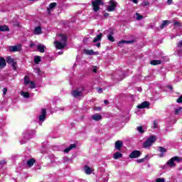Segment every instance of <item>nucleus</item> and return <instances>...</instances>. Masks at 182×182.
Listing matches in <instances>:
<instances>
[{
	"label": "nucleus",
	"mask_w": 182,
	"mask_h": 182,
	"mask_svg": "<svg viewBox=\"0 0 182 182\" xmlns=\"http://www.w3.org/2000/svg\"><path fill=\"white\" fill-rule=\"evenodd\" d=\"M33 33L34 35H41L42 33V28L40 26L36 27Z\"/></svg>",
	"instance_id": "15"
},
{
	"label": "nucleus",
	"mask_w": 182,
	"mask_h": 182,
	"mask_svg": "<svg viewBox=\"0 0 182 182\" xmlns=\"http://www.w3.org/2000/svg\"><path fill=\"white\" fill-rule=\"evenodd\" d=\"M117 7V2L113 0L109 1V5L107 8V11L108 12H113L116 11V8Z\"/></svg>",
	"instance_id": "5"
},
{
	"label": "nucleus",
	"mask_w": 182,
	"mask_h": 182,
	"mask_svg": "<svg viewBox=\"0 0 182 182\" xmlns=\"http://www.w3.org/2000/svg\"><path fill=\"white\" fill-rule=\"evenodd\" d=\"M33 134H35L34 130L27 131L24 134V137L26 139H32V137H33Z\"/></svg>",
	"instance_id": "9"
},
{
	"label": "nucleus",
	"mask_w": 182,
	"mask_h": 182,
	"mask_svg": "<svg viewBox=\"0 0 182 182\" xmlns=\"http://www.w3.org/2000/svg\"><path fill=\"white\" fill-rule=\"evenodd\" d=\"M136 130L139 132V133H141V134L144 133V129H143V127H138L136 128Z\"/></svg>",
	"instance_id": "36"
},
{
	"label": "nucleus",
	"mask_w": 182,
	"mask_h": 182,
	"mask_svg": "<svg viewBox=\"0 0 182 182\" xmlns=\"http://www.w3.org/2000/svg\"><path fill=\"white\" fill-rule=\"evenodd\" d=\"M150 106V104L149 102L144 101L140 105H137L138 109H146V107H149Z\"/></svg>",
	"instance_id": "10"
},
{
	"label": "nucleus",
	"mask_w": 182,
	"mask_h": 182,
	"mask_svg": "<svg viewBox=\"0 0 182 182\" xmlns=\"http://www.w3.org/2000/svg\"><path fill=\"white\" fill-rule=\"evenodd\" d=\"M9 49L10 52H19L22 50V45L18 44L16 46H10Z\"/></svg>",
	"instance_id": "6"
},
{
	"label": "nucleus",
	"mask_w": 182,
	"mask_h": 182,
	"mask_svg": "<svg viewBox=\"0 0 182 182\" xmlns=\"http://www.w3.org/2000/svg\"><path fill=\"white\" fill-rule=\"evenodd\" d=\"M170 23V21L168 20H165L162 22V23L160 26L161 29H164L167 25Z\"/></svg>",
	"instance_id": "20"
},
{
	"label": "nucleus",
	"mask_w": 182,
	"mask_h": 182,
	"mask_svg": "<svg viewBox=\"0 0 182 182\" xmlns=\"http://www.w3.org/2000/svg\"><path fill=\"white\" fill-rule=\"evenodd\" d=\"M182 112V107H179L175 110V114H179V113H181Z\"/></svg>",
	"instance_id": "37"
},
{
	"label": "nucleus",
	"mask_w": 182,
	"mask_h": 182,
	"mask_svg": "<svg viewBox=\"0 0 182 182\" xmlns=\"http://www.w3.org/2000/svg\"><path fill=\"white\" fill-rule=\"evenodd\" d=\"M155 182H166L164 178H158L156 179Z\"/></svg>",
	"instance_id": "39"
},
{
	"label": "nucleus",
	"mask_w": 182,
	"mask_h": 182,
	"mask_svg": "<svg viewBox=\"0 0 182 182\" xmlns=\"http://www.w3.org/2000/svg\"><path fill=\"white\" fill-rule=\"evenodd\" d=\"M143 161H144V159H137L136 160L137 163H143Z\"/></svg>",
	"instance_id": "48"
},
{
	"label": "nucleus",
	"mask_w": 182,
	"mask_h": 182,
	"mask_svg": "<svg viewBox=\"0 0 182 182\" xmlns=\"http://www.w3.org/2000/svg\"><path fill=\"white\" fill-rule=\"evenodd\" d=\"M24 83L25 85H29V83H31V81L29 80V77L26 75L24 77Z\"/></svg>",
	"instance_id": "34"
},
{
	"label": "nucleus",
	"mask_w": 182,
	"mask_h": 182,
	"mask_svg": "<svg viewBox=\"0 0 182 182\" xmlns=\"http://www.w3.org/2000/svg\"><path fill=\"white\" fill-rule=\"evenodd\" d=\"M46 119V109H43L41 110V114L38 117L39 122L43 123V121Z\"/></svg>",
	"instance_id": "8"
},
{
	"label": "nucleus",
	"mask_w": 182,
	"mask_h": 182,
	"mask_svg": "<svg viewBox=\"0 0 182 182\" xmlns=\"http://www.w3.org/2000/svg\"><path fill=\"white\" fill-rule=\"evenodd\" d=\"M5 164H6V159H2L1 161H0L1 167H2V166H5Z\"/></svg>",
	"instance_id": "40"
},
{
	"label": "nucleus",
	"mask_w": 182,
	"mask_h": 182,
	"mask_svg": "<svg viewBox=\"0 0 182 182\" xmlns=\"http://www.w3.org/2000/svg\"><path fill=\"white\" fill-rule=\"evenodd\" d=\"M94 110H102V108H100V107H95Z\"/></svg>",
	"instance_id": "50"
},
{
	"label": "nucleus",
	"mask_w": 182,
	"mask_h": 182,
	"mask_svg": "<svg viewBox=\"0 0 182 182\" xmlns=\"http://www.w3.org/2000/svg\"><path fill=\"white\" fill-rule=\"evenodd\" d=\"M177 103H182V96H181L178 100H177Z\"/></svg>",
	"instance_id": "47"
},
{
	"label": "nucleus",
	"mask_w": 182,
	"mask_h": 182,
	"mask_svg": "<svg viewBox=\"0 0 182 182\" xmlns=\"http://www.w3.org/2000/svg\"><path fill=\"white\" fill-rule=\"evenodd\" d=\"M160 63H161V61L159 60H154L151 61V65H160Z\"/></svg>",
	"instance_id": "32"
},
{
	"label": "nucleus",
	"mask_w": 182,
	"mask_h": 182,
	"mask_svg": "<svg viewBox=\"0 0 182 182\" xmlns=\"http://www.w3.org/2000/svg\"><path fill=\"white\" fill-rule=\"evenodd\" d=\"M168 87L171 89V90L173 89V87L171 86H169Z\"/></svg>",
	"instance_id": "63"
},
{
	"label": "nucleus",
	"mask_w": 182,
	"mask_h": 182,
	"mask_svg": "<svg viewBox=\"0 0 182 182\" xmlns=\"http://www.w3.org/2000/svg\"><path fill=\"white\" fill-rule=\"evenodd\" d=\"M35 159H30L29 160L27 161V166L28 167H32V166H33V164H35Z\"/></svg>",
	"instance_id": "21"
},
{
	"label": "nucleus",
	"mask_w": 182,
	"mask_h": 182,
	"mask_svg": "<svg viewBox=\"0 0 182 182\" xmlns=\"http://www.w3.org/2000/svg\"><path fill=\"white\" fill-rule=\"evenodd\" d=\"M29 84L30 89H35L36 87V85L35 84V82H33V81H31Z\"/></svg>",
	"instance_id": "35"
},
{
	"label": "nucleus",
	"mask_w": 182,
	"mask_h": 182,
	"mask_svg": "<svg viewBox=\"0 0 182 182\" xmlns=\"http://www.w3.org/2000/svg\"><path fill=\"white\" fill-rule=\"evenodd\" d=\"M91 119L95 122H99L103 119V117L100 114H95L91 117Z\"/></svg>",
	"instance_id": "11"
},
{
	"label": "nucleus",
	"mask_w": 182,
	"mask_h": 182,
	"mask_svg": "<svg viewBox=\"0 0 182 182\" xmlns=\"http://www.w3.org/2000/svg\"><path fill=\"white\" fill-rule=\"evenodd\" d=\"M24 143H25V141H21V144H23Z\"/></svg>",
	"instance_id": "61"
},
{
	"label": "nucleus",
	"mask_w": 182,
	"mask_h": 182,
	"mask_svg": "<svg viewBox=\"0 0 182 182\" xmlns=\"http://www.w3.org/2000/svg\"><path fill=\"white\" fill-rule=\"evenodd\" d=\"M157 122L154 121L153 124V128L154 129H157Z\"/></svg>",
	"instance_id": "46"
},
{
	"label": "nucleus",
	"mask_w": 182,
	"mask_h": 182,
	"mask_svg": "<svg viewBox=\"0 0 182 182\" xmlns=\"http://www.w3.org/2000/svg\"><path fill=\"white\" fill-rule=\"evenodd\" d=\"M56 6V3H51L49 5V8L48 9H53Z\"/></svg>",
	"instance_id": "38"
},
{
	"label": "nucleus",
	"mask_w": 182,
	"mask_h": 182,
	"mask_svg": "<svg viewBox=\"0 0 182 182\" xmlns=\"http://www.w3.org/2000/svg\"><path fill=\"white\" fill-rule=\"evenodd\" d=\"M134 42V40H132V41L122 40L119 42V45H122L123 43H133Z\"/></svg>",
	"instance_id": "26"
},
{
	"label": "nucleus",
	"mask_w": 182,
	"mask_h": 182,
	"mask_svg": "<svg viewBox=\"0 0 182 182\" xmlns=\"http://www.w3.org/2000/svg\"><path fill=\"white\" fill-rule=\"evenodd\" d=\"M137 90H138V92H141V87H138Z\"/></svg>",
	"instance_id": "58"
},
{
	"label": "nucleus",
	"mask_w": 182,
	"mask_h": 182,
	"mask_svg": "<svg viewBox=\"0 0 182 182\" xmlns=\"http://www.w3.org/2000/svg\"><path fill=\"white\" fill-rule=\"evenodd\" d=\"M10 65L12 66L14 70H16V69H18V63L16 61H13Z\"/></svg>",
	"instance_id": "30"
},
{
	"label": "nucleus",
	"mask_w": 182,
	"mask_h": 182,
	"mask_svg": "<svg viewBox=\"0 0 182 182\" xmlns=\"http://www.w3.org/2000/svg\"><path fill=\"white\" fill-rule=\"evenodd\" d=\"M6 60L9 65H11L13 62H14L15 59L12 58L11 56H8L6 58Z\"/></svg>",
	"instance_id": "28"
},
{
	"label": "nucleus",
	"mask_w": 182,
	"mask_h": 182,
	"mask_svg": "<svg viewBox=\"0 0 182 182\" xmlns=\"http://www.w3.org/2000/svg\"><path fill=\"white\" fill-rule=\"evenodd\" d=\"M0 31L1 32L9 31V28L7 26H0Z\"/></svg>",
	"instance_id": "24"
},
{
	"label": "nucleus",
	"mask_w": 182,
	"mask_h": 182,
	"mask_svg": "<svg viewBox=\"0 0 182 182\" xmlns=\"http://www.w3.org/2000/svg\"><path fill=\"white\" fill-rule=\"evenodd\" d=\"M159 151H161L159 156L163 157L164 156V153H166V151H167V150L165 148L159 147Z\"/></svg>",
	"instance_id": "25"
},
{
	"label": "nucleus",
	"mask_w": 182,
	"mask_h": 182,
	"mask_svg": "<svg viewBox=\"0 0 182 182\" xmlns=\"http://www.w3.org/2000/svg\"><path fill=\"white\" fill-rule=\"evenodd\" d=\"M124 76L123 77H117V79H119L120 80H122V79H123Z\"/></svg>",
	"instance_id": "60"
},
{
	"label": "nucleus",
	"mask_w": 182,
	"mask_h": 182,
	"mask_svg": "<svg viewBox=\"0 0 182 182\" xmlns=\"http://www.w3.org/2000/svg\"><path fill=\"white\" fill-rule=\"evenodd\" d=\"M97 90L98 93H102V88H97Z\"/></svg>",
	"instance_id": "51"
},
{
	"label": "nucleus",
	"mask_w": 182,
	"mask_h": 182,
	"mask_svg": "<svg viewBox=\"0 0 182 182\" xmlns=\"http://www.w3.org/2000/svg\"><path fill=\"white\" fill-rule=\"evenodd\" d=\"M148 5H150V4L149 3V1H143V2H142V6H148Z\"/></svg>",
	"instance_id": "44"
},
{
	"label": "nucleus",
	"mask_w": 182,
	"mask_h": 182,
	"mask_svg": "<svg viewBox=\"0 0 182 182\" xmlns=\"http://www.w3.org/2000/svg\"><path fill=\"white\" fill-rule=\"evenodd\" d=\"M134 4H137V0H131Z\"/></svg>",
	"instance_id": "57"
},
{
	"label": "nucleus",
	"mask_w": 182,
	"mask_h": 182,
	"mask_svg": "<svg viewBox=\"0 0 182 182\" xmlns=\"http://www.w3.org/2000/svg\"><path fill=\"white\" fill-rule=\"evenodd\" d=\"M141 156V152L140 151H133L130 155H129V159H137V157H140Z\"/></svg>",
	"instance_id": "7"
},
{
	"label": "nucleus",
	"mask_w": 182,
	"mask_h": 182,
	"mask_svg": "<svg viewBox=\"0 0 182 182\" xmlns=\"http://www.w3.org/2000/svg\"><path fill=\"white\" fill-rule=\"evenodd\" d=\"M176 36H180V35L176 34L175 36H171V39H174V38H176Z\"/></svg>",
	"instance_id": "53"
},
{
	"label": "nucleus",
	"mask_w": 182,
	"mask_h": 182,
	"mask_svg": "<svg viewBox=\"0 0 182 182\" xmlns=\"http://www.w3.org/2000/svg\"><path fill=\"white\" fill-rule=\"evenodd\" d=\"M7 92H8V88H4L3 89V95L5 96V95H6V93H7Z\"/></svg>",
	"instance_id": "45"
},
{
	"label": "nucleus",
	"mask_w": 182,
	"mask_h": 182,
	"mask_svg": "<svg viewBox=\"0 0 182 182\" xmlns=\"http://www.w3.org/2000/svg\"><path fill=\"white\" fill-rule=\"evenodd\" d=\"M177 48H179V49H181V48H182V40H181V41L177 43Z\"/></svg>",
	"instance_id": "42"
},
{
	"label": "nucleus",
	"mask_w": 182,
	"mask_h": 182,
	"mask_svg": "<svg viewBox=\"0 0 182 182\" xmlns=\"http://www.w3.org/2000/svg\"><path fill=\"white\" fill-rule=\"evenodd\" d=\"M58 39L60 40V41H55L54 45L56 48V49H63L66 46V41H68V36L65 34H58L57 35Z\"/></svg>",
	"instance_id": "1"
},
{
	"label": "nucleus",
	"mask_w": 182,
	"mask_h": 182,
	"mask_svg": "<svg viewBox=\"0 0 182 182\" xmlns=\"http://www.w3.org/2000/svg\"><path fill=\"white\" fill-rule=\"evenodd\" d=\"M105 105H109V101L107 100H105L104 101Z\"/></svg>",
	"instance_id": "54"
},
{
	"label": "nucleus",
	"mask_w": 182,
	"mask_h": 182,
	"mask_svg": "<svg viewBox=\"0 0 182 182\" xmlns=\"http://www.w3.org/2000/svg\"><path fill=\"white\" fill-rule=\"evenodd\" d=\"M96 46L97 48H100V43H97Z\"/></svg>",
	"instance_id": "56"
},
{
	"label": "nucleus",
	"mask_w": 182,
	"mask_h": 182,
	"mask_svg": "<svg viewBox=\"0 0 182 182\" xmlns=\"http://www.w3.org/2000/svg\"><path fill=\"white\" fill-rule=\"evenodd\" d=\"M136 19L137 21H140V19H143V16L140 15L139 13H136Z\"/></svg>",
	"instance_id": "41"
},
{
	"label": "nucleus",
	"mask_w": 182,
	"mask_h": 182,
	"mask_svg": "<svg viewBox=\"0 0 182 182\" xmlns=\"http://www.w3.org/2000/svg\"><path fill=\"white\" fill-rule=\"evenodd\" d=\"M37 49L41 53H45V49H46V46L42 44H39L37 46Z\"/></svg>",
	"instance_id": "13"
},
{
	"label": "nucleus",
	"mask_w": 182,
	"mask_h": 182,
	"mask_svg": "<svg viewBox=\"0 0 182 182\" xmlns=\"http://www.w3.org/2000/svg\"><path fill=\"white\" fill-rule=\"evenodd\" d=\"M122 147H123V141H117L115 142V149H117V150H122Z\"/></svg>",
	"instance_id": "12"
},
{
	"label": "nucleus",
	"mask_w": 182,
	"mask_h": 182,
	"mask_svg": "<svg viewBox=\"0 0 182 182\" xmlns=\"http://www.w3.org/2000/svg\"><path fill=\"white\" fill-rule=\"evenodd\" d=\"M173 25H174V26H176V28H178V29H180V28H181V26H182L181 22L177 21H175L173 22Z\"/></svg>",
	"instance_id": "27"
},
{
	"label": "nucleus",
	"mask_w": 182,
	"mask_h": 182,
	"mask_svg": "<svg viewBox=\"0 0 182 182\" xmlns=\"http://www.w3.org/2000/svg\"><path fill=\"white\" fill-rule=\"evenodd\" d=\"M93 72H94V73H96L97 72V67H94Z\"/></svg>",
	"instance_id": "52"
},
{
	"label": "nucleus",
	"mask_w": 182,
	"mask_h": 182,
	"mask_svg": "<svg viewBox=\"0 0 182 182\" xmlns=\"http://www.w3.org/2000/svg\"><path fill=\"white\" fill-rule=\"evenodd\" d=\"M167 4L168 5H171V4H173V0H168Z\"/></svg>",
	"instance_id": "49"
},
{
	"label": "nucleus",
	"mask_w": 182,
	"mask_h": 182,
	"mask_svg": "<svg viewBox=\"0 0 182 182\" xmlns=\"http://www.w3.org/2000/svg\"><path fill=\"white\" fill-rule=\"evenodd\" d=\"M104 16H109V14H108V13H105V14H104Z\"/></svg>",
	"instance_id": "59"
},
{
	"label": "nucleus",
	"mask_w": 182,
	"mask_h": 182,
	"mask_svg": "<svg viewBox=\"0 0 182 182\" xmlns=\"http://www.w3.org/2000/svg\"><path fill=\"white\" fill-rule=\"evenodd\" d=\"M63 53V52H60L58 53V55H62Z\"/></svg>",
	"instance_id": "62"
},
{
	"label": "nucleus",
	"mask_w": 182,
	"mask_h": 182,
	"mask_svg": "<svg viewBox=\"0 0 182 182\" xmlns=\"http://www.w3.org/2000/svg\"><path fill=\"white\" fill-rule=\"evenodd\" d=\"M81 95H82V92L80 91L79 90H74V91L72 92V95H73L74 97H79V96H80Z\"/></svg>",
	"instance_id": "16"
},
{
	"label": "nucleus",
	"mask_w": 182,
	"mask_h": 182,
	"mask_svg": "<svg viewBox=\"0 0 182 182\" xmlns=\"http://www.w3.org/2000/svg\"><path fill=\"white\" fill-rule=\"evenodd\" d=\"M86 55H95V51L93 50H85Z\"/></svg>",
	"instance_id": "33"
},
{
	"label": "nucleus",
	"mask_w": 182,
	"mask_h": 182,
	"mask_svg": "<svg viewBox=\"0 0 182 182\" xmlns=\"http://www.w3.org/2000/svg\"><path fill=\"white\" fill-rule=\"evenodd\" d=\"M84 171L85 173V174H92L93 170H92V168L87 166H85L84 167Z\"/></svg>",
	"instance_id": "17"
},
{
	"label": "nucleus",
	"mask_w": 182,
	"mask_h": 182,
	"mask_svg": "<svg viewBox=\"0 0 182 182\" xmlns=\"http://www.w3.org/2000/svg\"><path fill=\"white\" fill-rule=\"evenodd\" d=\"M157 140V136L156 135H151L149 137H148L146 141L143 144L144 149H150L154 143H156V141Z\"/></svg>",
	"instance_id": "2"
},
{
	"label": "nucleus",
	"mask_w": 182,
	"mask_h": 182,
	"mask_svg": "<svg viewBox=\"0 0 182 182\" xmlns=\"http://www.w3.org/2000/svg\"><path fill=\"white\" fill-rule=\"evenodd\" d=\"M76 147L75 144H72L70 145V146L64 150L65 153H69L70 150H73V149H75Z\"/></svg>",
	"instance_id": "19"
},
{
	"label": "nucleus",
	"mask_w": 182,
	"mask_h": 182,
	"mask_svg": "<svg viewBox=\"0 0 182 182\" xmlns=\"http://www.w3.org/2000/svg\"><path fill=\"white\" fill-rule=\"evenodd\" d=\"M21 95L23 96V97H24L25 99H29V97H31V95L29 94V92H23L21 91Z\"/></svg>",
	"instance_id": "23"
},
{
	"label": "nucleus",
	"mask_w": 182,
	"mask_h": 182,
	"mask_svg": "<svg viewBox=\"0 0 182 182\" xmlns=\"http://www.w3.org/2000/svg\"><path fill=\"white\" fill-rule=\"evenodd\" d=\"M178 55L181 56V50H178Z\"/></svg>",
	"instance_id": "55"
},
{
	"label": "nucleus",
	"mask_w": 182,
	"mask_h": 182,
	"mask_svg": "<svg viewBox=\"0 0 182 182\" xmlns=\"http://www.w3.org/2000/svg\"><path fill=\"white\" fill-rule=\"evenodd\" d=\"M41 60H42V58L39 55H36L34 58V62L36 65L39 64V62H41Z\"/></svg>",
	"instance_id": "29"
},
{
	"label": "nucleus",
	"mask_w": 182,
	"mask_h": 182,
	"mask_svg": "<svg viewBox=\"0 0 182 182\" xmlns=\"http://www.w3.org/2000/svg\"><path fill=\"white\" fill-rule=\"evenodd\" d=\"M102 36H103L102 33L98 34L93 40L94 43H96V42H99V41H102Z\"/></svg>",
	"instance_id": "22"
},
{
	"label": "nucleus",
	"mask_w": 182,
	"mask_h": 182,
	"mask_svg": "<svg viewBox=\"0 0 182 182\" xmlns=\"http://www.w3.org/2000/svg\"><path fill=\"white\" fill-rule=\"evenodd\" d=\"M100 5H105L103 1L102 0H92V6L94 12H97L100 9Z\"/></svg>",
	"instance_id": "3"
},
{
	"label": "nucleus",
	"mask_w": 182,
	"mask_h": 182,
	"mask_svg": "<svg viewBox=\"0 0 182 182\" xmlns=\"http://www.w3.org/2000/svg\"><path fill=\"white\" fill-rule=\"evenodd\" d=\"M181 161V158L178 156H174L168 161L167 165L168 166V167H176V163H174V161H177V163H180Z\"/></svg>",
	"instance_id": "4"
},
{
	"label": "nucleus",
	"mask_w": 182,
	"mask_h": 182,
	"mask_svg": "<svg viewBox=\"0 0 182 182\" xmlns=\"http://www.w3.org/2000/svg\"><path fill=\"white\" fill-rule=\"evenodd\" d=\"M107 39L110 42H114V37H113V33H111L109 35L107 36Z\"/></svg>",
	"instance_id": "31"
},
{
	"label": "nucleus",
	"mask_w": 182,
	"mask_h": 182,
	"mask_svg": "<svg viewBox=\"0 0 182 182\" xmlns=\"http://www.w3.org/2000/svg\"><path fill=\"white\" fill-rule=\"evenodd\" d=\"M123 157V154L120 152H115L113 155V159L114 160H117V159H122Z\"/></svg>",
	"instance_id": "18"
},
{
	"label": "nucleus",
	"mask_w": 182,
	"mask_h": 182,
	"mask_svg": "<svg viewBox=\"0 0 182 182\" xmlns=\"http://www.w3.org/2000/svg\"><path fill=\"white\" fill-rule=\"evenodd\" d=\"M34 72L37 73L38 75H41V69L39 68H37L34 70Z\"/></svg>",
	"instance_id": "43"
},
{
	"label": "nucleus",
	"mask_w": 182,
	"mask_h": 182,
	"mask_svg": "<svg viewBox=\"0 0 182 182\" xmlns=\"http://www.w3.org/2000/svg\"><path fill=\"white\" fill-rule=\"evenodd\" d=\"M6 66V61L3 57H0V69H4Z\"/></svg>",
	"instance_id": "14"
},
{
	"label": "nucleus",
	"mask_w": 182,
	"mask_h": 182,
	"mask_svg": "<svg viewBox=\"0 0 182 182\" xmlns=\"http://www.w3.org/2000/svg\"><path fill=\"white\" fill-rule=\"evenodd\" d=\"M30 46H31V47L33 46V44H31Z\"/></svg>",
	"instance_id": "64"
}]
</instances>
